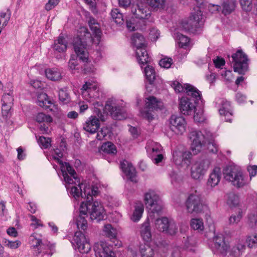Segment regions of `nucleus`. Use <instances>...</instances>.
Here are the masks:
<instances>
[{"label":"nucleus","instance_id":"1","mask_svg":"<svg viewBox=\"0 0 257 257\" xmlns=\"http://www.w3.org/2000/svg\"><path fill=\"white\" fill-rule=\"evenodd\" d=\"M78 32L79 34L78 37L75 38L73 41L74 49L79 60L87 63L89 61V53L86 48V43L83 42L82 39L90 38L91 34L85 27H80Z\"/></svg>","mask_w":257,"mask_h":257},{"label":"nucleus","instance_id":"2","mask_svg":"<svg viewBox=\"0 0 257 257\" xmlns=\"http://www.w3.org/2000/svg\"><path fill=\"white\" fill-rule=\"evenodd\" d=\"M105 108L114 120H123L127 117L125 105L122 100L110 98L106 101Z\"/></svg>","mask_w":257,"mask_h":257},{"label":"nucleus","instance_id":"3","mask_svg":"<svg viewBox=\"0 0 257 257\" xmlns=\"http://www.w3.org/2000/svg\"><path fill=\"white\" fill-rule=\"evenodd\" d=\"M223 175L225 180L231 182L233 186L237 188L242 187L247 184L245 176L235 166H226L223 170Z\"/></svg>","mask_w":257,"mask_h":257},{"label":"nucleus","instance_id":"4","mask_svg":"<svg viewBox=\"0 0 257 257\" xmlns=\"http://www.w3.org/2000/svg\"><path fill=\"white\" fill-rule=\"evenodd\" d=\"M85 198L86 202H82L79 208V215L76 220V224L79 229L85 230L87 227V221L86 218L88 217L87 212L91 210V205L92 204L93 198L90 195V190H85L84 192Z\"/></svg>","mask_w":257,"mask_h":257},{"label":"nucleus","instance_id":"5","mask_svg":"<svg viewBox=\"0 0 257 257\" xmlns=\"http://www.w3.org/2000/svg\"><path fill=\"white\" fill-rule=\"evenodd\" d=\"M234 72L239 74H244L248 68V59L247 55L243 52L242 50H238L236 52L232 55Z\"/></svg>","mask_w":257,"mask_h":257},{"label":"nucleus","instance_id":"6","mask_svg":"<svg viewBox=\"0 0 257 257\" xmlns=\"http://www.w3.org/2000/svg\"><path fill=\"white\" fill-rule=\"evenodd\" d=\"M202 13L200 8L198 6L194 7L191 12L188 23L186 24L187 27L185 28L190 32L196 31V29L200 27L203 25Z\"/></svg>","mask_w":257,"mask_h":257},{"label":"nucleus","instance_id":"7","mask_svg":"<svg viewBox=\"0 0 257 257\" xmlns=\"http://www.w3.org/2000/svg\"><path fill=\"white\" fill-rule=\"evenodd\" d=\"M145 202L147 207L149 208L153 213H158L162 209V203L159 196L153 190H150L145 194Z\"/></svg>","mask_w":257,"mask_h":257},{"label":"nucleus","instance_id":"8","mask_svg":"<svg viewBox=\"0 0 257 257\" xmlns=\"http://www.w3.org/2000/svg\"><path fill=\"white\" fill-rule=\"evenodd\" d=\"M186 209L188 213H198L202 211V201L199 193L195 191L191 193L186 201Z\"/></svg>","mask_w":257,"mask_h":257},{"label":"nucleus","instance_id":"9","mask_svg":"<svg viewBox=\"0 0 257 257\" xmlns=\"http://www.w3.org/2000/svg\"><path fill=\"white\" fill-rule=\"evenodd\" d=\"M58 163L61 165V170L64 177V181L69 185L73 184V179L75 181L80 180L77 177L74 168L69 163L63 162L60 159L58 158Z\"/></svg>","mask_w":257,"mask_h":257},{"label":"nucleus","instance_id":"10","mask_svg":"<svg viewBox=\"0 0 257 257\" xmlns=\"http://www.w3.org/2000/svg\"><path fill=\"white\" fill-rule=\"evenodd\" d=\"M210 161L208 159H200L191 168V175L193 178L198 179L202 176L208 170Z\"/></svg>","mask_w":257,"mask_h":257},{"label":"nucleus","instance_id":"11","mask_svg":"<svg viewBox=\"0 0 257 257\" xmlns=\"http://www.w3.org/2000/svg\"><path fill=\"white\" fill-rule=\"evenodd\" d=\"M75 248L82 253H88L91 249L90 244L85 235L80 231H77L74 236L72 242Z\"/></svg>","mask_w":257,"mask_h":257},{"label":"nucleus","instance_id":"12","mask_svg":"<svg viewBox=\"0 0 257 257\" xmlns=\"http://www.w3.org/2000/svg\"><path fill=\"white\" fill-rule=\"evenodd\" d=\"M188 138L191 142L192 151L194 154H197L200 151L204 143V135L199 131L193 130L189 133Z\"/></svg>","mask_w":257,"mask_h":257},{"label":"nucleus","instance_id":"13","mask_svg":"<svg viewBox=\"0 0 257 257\" xmlns=\"http://www.w3.org/2000/svg\"><path fill=\"white\" fill-rule=\"evenodd\" d=\"M170 128L176 134H182L186 130V121L181 116L172 115L169 118Z\"/></svg>","mask_w":257,"mask_h":257},{"label":"nucleus","instance_id":"14","mask_svg":"<svg viewBox=\"0 0 257 257\" xmlns=\"http://www.w3.org/2000/svg\"><path fill=\"white\" fill-rule=\"evenodd\" d=\"M91 210L89 212L90 218L97 222L104 219L106 217V213L103 205L100 202L95 201L92 202Z\"/></svg>","mask_w":257,"mask_h":257},{"label":"nucleus","instance_id":"15","mask_svg":"<svg viewBox=\"0 0 257 257\" xmlns=\"http://www.w3.org/2000/svg\"><path fill=\"white\" fill-rule=\"evenodd\" d=\"M93 249L96 257H115V254L112 250L111 247L103 242L95 243Z\"/></svg>","mask_w":257,"mask_h":257},{"label":"nucleus","instance_id":"16","mask_svg":"<svg viewBox=\"0 0 257 257\" xmlns=\"http://www.w3.org/2000/svg\"><path fill=\"white\" fill-rule=\"evenodd\" d=\"M132 13L136 18L140 19L148 20L151 16V12L148 6L142 3L133 6Z\"/></svg>","mask_w":257,"mask_h":257},{"label":"nucleus","instance_id":"17","mask_svg":"<svg viewBox=\"0 0 257 257\" xmlns=\"http://www.w3.org/2000/svg\"><path fill=\"white\" fill-rule=\"evenodd\" d=\"M191 154L189 152H183L175 150L173 153V160L178 166L186 165L188 166L190 162Z\"/></svg>","mask_w":257,"mask_h":257},{"label":"nucleus","instance_id":"18","mask_svg":"<svg viewBox=\"0 0 257 257\" xmlns=\"http://www.w3.org/2000/svg\"><path fill=\"white\" fill-rule=\"evenodd\" d=\"M194 102L187 97H182L179 101V108L180 112L187 115H191L195 112L196 106Z\"/></svg>","mask_w":257,"mask_h":257},{"label":"nucleus","instance_id":"19","mask_svg":"<svg viewBox=\"0 0 257 257\" xmlns=\"http://www.w3.org/2000/svg\"><path fill=\"white\" fill-rule=\"evenodd\" d=\"M214 248L217 253H220L223 255L226 254L228 249V245L225 243L222 235L215 236L213 238Z\"/></svg>","mask_w":257,"mask_h":257},{"label":"nucleus","instance_id":"20","mask_svg":"<svg viewBox=\"0 0 257 257\" xmlns=\"http://www.w3.org/2000/svg\"><path fill=\"white\" fill-rule=\"evenodd\" d=\"M99 119L96 116H90L83 124L84 130L90 134L95 133L100 127Z\"/></svg>","mask_w":257,"mask_h":257},{"label":"nucleus","instance_id":"21","mask_svg":"<svg viewBox=\"0 0 257 257\" xmlns=\"http://www.w3.org/2000/svg\"><path fill=\"white\" fill-rule=\"evenodd\" d=\"M120 168L127 178L132 182H136V169L131 163L126 160L120 162Z\"/></svg>","mask_w":257,"mask_h":257},{"label":"nucleus","instance_id":"22","mask_svg":"<svg viewBox=\"0 0 257 257\" xmlns=\"http://www.w3.org/2000/svg\"><path fill=\"white\" fill-rule=\"evenodd\" d=\"M185 93L187 96L190 97L192 101L194 103H197L201 99V92L199 91L196 87L193 86L186 84Z\"/></svg>","mask_w":257,"mask_h":257},{"label":"nucleus","instance_id":"23","mask_svg":"<svg viewBox=\"0 0 257 257\" xmlns=\"http://www.w3.org/2000/svg\"><path fill=\"white\" fill-rule=\"evenodd\" d=\"M146 105L148 109L152 111L162 109L163 106L162 102L153 96L146 98Z\"/></svg>","mask_w":257,"mask_h":257},{"label":"nucleus","instance_id":"24","mask_svg":"<svg viewBox=\"0 0 257 257\" xmlns=\"http://www.w3.org/2000/svg\"><path fill=\"white\" fill-rule=\"evenodd\" d=\"M99 152L103 155H108L111 157H114L117 153V149L112 143L107 142L101 146Z\"/></svg>","mask_w":257,"mask_h":257},{"label":"nucleus","instance_id":"25","mask_svg":"<svg viewBox=\"0 0 257 257\" xmlns=\"http://www.w3.org/2000/svg\"><path fill=\"white\" fill-rule=\"evenodd\" d=\"M146 48V46L136 49V55L140 64L144 65L150 61V58Z\"/></svg>","mask_w":257,"mask_h":257},{"label":"nucleus","instance_id":"26","mask_svg":"<svg viewBox=\"0 0 257 257\" xmlns=\"http://www.w3.org/2000/svg\"><path fill=\"white\" fill-rule=\"evenodd\" d=\"M221 177V169L219 167H215L210 174L207 181V184L211 187H214L219 182Z\"/></svg>","mask_w":257,"mask_h":257},{"label":"nucleus","instance_id":"27","mask_svg":"<svg viewBox=\"0 0 257 257\" xmlns=\"http://www.w3.org/2000/svg\"><path fill=\"white\" fill-rule=\"evenodd\" d=\"M42 241V240L41 238L36 237L34 234L32 235L30 237V247L31 249L34 250V255L36 256L42 252L41 248H39Z\"/></svg>","mask_w":257,"mask_h":257},{"label":"nucleus","instance_id":"28","mask_svg":"<svg viewBox=\"0 0 257 257\" xmlns=\"http://www.w3.org/2000/svg\"><path fill=\"white\" fill-rule=\"evenodd\" d=\"M140 233L141 236L145 241H148L151 238L150 223L149 219L146 220L141 227Z\"/></svg>","mask_w":257,"mask_h":257},{"label":"nucleus","instance_id":"29","mask_svg":"<svg viewBox=\"0 0 257 257\" xmlns=\"http://www.w3.org/2000/svg\"><path fill=\"white\" fill-rule=\"evenodd\" d=\"M81 90L83 94L88 93L90 97L95 98L99 96L98 90H96V87L92 86V84L90 83L86 82L83 85Z\"/></svg>","mask_w":257,"mask_h":257},{"label":"nucleus","instance_id":"30","mask_svg":"<svg viewBox=\"0 0 257 257\" xmlns=\"http://www.w3.org/2000/svg\"><path fill=\"white\" fill-rule=\"evenodd\" d=\"M220 103L221 107L219 109L220 114L225 116H232V111L230 102L222 99Z\"/></svg>","mask_w":257,"mask_h":257},{"label":"nucleus","instance_id":"31","mask_svg":"<svg viewBox=\"0 0 257 257\" xmlns=\"http://www.w3.org/2000/svg\"><path fill=\"white\" fill-rule=\"evenodd\" d=\"M78 183V186L66 187L67 191L72 195L75 199H78L80 196L85 198L84 193H82L81 186L82 184H80V180H76Z\"/></svg>","mask_w":257,"mask_h":257},{"label":"nucleus","instance_id":"32","mask_svg":"<svg viewBox=\"0 0 257 257\" xmlns=\"http://www.w3.org/2000/svg\"><path fill=\"white\" fill-rule=\"evenodd\" d=\"M132 44L136 49L146 46L145 39L144 36L138 33L134 34L131 38Z\"/></svg>","mask_w":257,"mask_h":257},{"label":"nucleus","instance_id":"33","mask_svg":"<svg viewBox=\"0 0 257 257\" xmlns=\"http://www.w3.org/2000/svg\"><path fill=\"white\" fill-rule=\"evenodd\" d=\"M67 48V42L63 36H59L55 41L53 48L58 52H65Z\"/></svg>","mask_w":257,"mask_h":257},{"label":"nucleus","instance_id":"34","mask_svg":"<svg viewBox=\"0 0 257 257\" xmlns=\"http://www.w3.org/2000/svg\"><path fill=\"white\" fill-rule=\"evenodd\" d=\"M144 207L142 203H136L135 206L134 211L131 217V220L134 222L138 221L142 217L144 212Z\"/></svg>","mask_w":257,"mask_h":257},{"label":"nucleus","instance_id":"35","mask_svg":"<svg viewBox=\"0 0 257 257\" xmlns=\"http://www.w3.org/2000/svg\"><path fill=\"white\" fill-rule=\"evenodd\" d=\"M38 104L42 107H44L46 109H52L50 108V107L53 103L49 99L48 96L46 93H41L38 95Z\"/></svg>","mask_w":257,"mask_h":257},{"label":"nucleus","instance_id":"36","mask_svg":"<svg viewBox=\"0 0 257 257\" xmlns=\"http://www.w3.org/2000/svg\"><path fill=\"white\" fill-rule=\"evenodd\" d=\"M146 4L153 11L164 9L165 7L166 0H145Z\"/></svg>","mask_w":257,"mask_h":257},{"label":"nucleus","instance_id":"37","mask_svg":"<svg viewBox=\"0 0 257 257\" xmlns=\"http://www.w3.org/2000/svg\"><path fill=\"white\" fill-rule=\"evenodd\" d=\"M170 223L167 217L158 218L155 221V227L160 231L165 232L168 229Z\"/></svg>","mask_w":257,"mask_h":257},{"label":"nucleus","instance_id":"38","mask_svg":"<svg viewBox=\"0 0 257 257\" xmlns=\"http://www.w3.org/2000/svg\"><path fill=\"white\" fill-rule=\"evenodd\" d=\"M146 79L150 84L154 83L156 78V74L154 68L150 65H147L144 70Z\"/></svg>","mask_w":257,"mask_h":257},{"label":"nucleus","instance_id":"39","mask_svg":"<svg viewBox=\"0 0 257 257\" xmlns=\"http://www.w3.org/2000/svg\"><path fill=\"white\" fill-rule=\"evenodd\" d=\"M46 77L53 81H57L61 78V74L57 68H49L45 70Z\"/></svg>","mask_w":257,"mask_h":257},{"label":"nucleus","instance_id":"40","mask_svg":"<svg viewBox=\"0 0 257 257\" xmlns=\"http://www.w3.org/2000/svg\"><path fill=\"white\" fill-rule=\"evenodd\" d=\"M235 7V2L234 0H226L222 4V12L224 15L230 14Z\"/></svg>","mask_w":257,"mask_h":257},{"label":"nucleus","instance_id":"41","mask_svg":"<svg viewBox=\"0 0 257 257\" xmlns=\"http://www.w3.org/2000/svg\"><path fill=\"white\" fill-rule=\"evenodd\" d=\"M111 16L116 24L122 25L124 23V20L123 14L118 9H112L111 12Z\"/></svg>","mask_w":257,"mask_h":257},{"label":"nucleus","instance_id":"42","mask_svg":"<svg viewBox=\"0 0 257 257\" xmlns=\"http://www.w3.org/2000/svg\"><path fill=\"white\" fill-rule=\"evenodd\" d=\"M245 245L241 243H238L231 250L230 253L235 257L239 256L245 251Z\"/></svg>","mask_w":257,"mask_h":257},{"label":"nucleus","instance_id":"43","mask_svg":"<svg viewBox=\"0 0 257 257\" xmlns=\"http://www.w3.org/2000/svg\"><path fill=\"white\" fill-rule=\"evenodd\" d=\"M103 231L106 236L110 239L115 238L116 236L117 231L116 229L110 224L104 225Z\"/></svg>","mask_w":257,"mask_h":257},{"label":"nucleus","instance_id":"44","mask_svg":"<svg viewBox=\"0 0 257 257\" xmlns=\"http://www.w3.org/2000/svg\"><path fill=\"white\" fill-rule=\"evenodd\" d=\"M239 202V198L237 195L232 193L228 194L226 203L230 208L237 206Z\"/></svg>","mask_w":257,"mask_h":257},{"label":"nucleus","instance_id":"45","mask_svg":"<svg viewBox=\"0 0 257 257\" xmlns=\"http://www.w3.org/2000/svg\"><path fill=\"white\" fill-rule=\"evenodd\" d=\"M35 120L39 123H50L53 118L50 115H47L43 112L38 113L35 116Z\"/></svg>","mask_w":257,"mask_h":257},{"label":"nucleus","instance_id":"46","mask_svg":"<svg viewBox=\"0 0 257 257\" xmlns=\"http://www.w3.org/2000/svg\"><path fill=\"white\" fill-rule=\"evenodd\" d=\"M191 226L194 230L201 231L204 229L203 222L202 220L198 218H194L191 220Z\"/></svg>","mask_w":257,"mask_h":257},{"label":"nucleus","instance_id":"47","mask_svg":"<svg viewBox=\"0 0 257 257\" xmlns=\"http://www.w3.org/2000/svg\"><path fill=\"white\" fill-rule=\"evenodd\" d=\"M162 147L160 144L153 142L150 147L148 146L147 151L149 152L151 155L162 153Z\"/></svg>","mask_w":257,"mask_h":257},{"label":"nucleus","instance_id":"48","mask_svg":"<svg viewBox=\"0 0 257 257\" xmlns=\"http://www.w3.org/2000/svg\"><path fill=\"white\" fill-rule=\"evenodd\" d=\"M246 243L249 248L257 247V233L247 236L246 238Z\"/></svg>","mask_w":257,"mask_h":257},{"label":"nucleus","instance_id":"49","mask_svg":"<svg viewBox=\"0 0 257 257\" xmlns=\"http://www.w3.org/2000/svg\"><path fill=\"white\" fill-rule=\"evenodd\" d=\"M59 100L63 104H67L70 101V97L66 90L61 89L59 91Z\"/></svg>","mask_w":257,"mask_h":257},{"label":"nucleus","instance_id":"50","mask_svg":"<svg viewBox=\"0 0 257 257\" xmlns=\"http://www.w3.org/2000/svg\"><path fill=\"white\" fill-rule=\"evenodd\" d=\"M177 40L179 45L181 47L187 46L189 43V39L188 37L182 35L181 33H177Z\"/></svg>","mask_w":257,"mask_h":257},{"label":"nucleus","instance_id":"51","mask_svg":"<svg viewBox=\"0 0 257 257\" xmlns=\"http://www.w3.org/2000/svg\"><path fill=\"white\" fill-rule=\"evenodd\" d=\"M38 142L41 148L47 149L51 146V140L49 138L40 137Z\"/></svg>","mask_w":257,"mask_h":257},{"label":"nucleus","instance_id":"52","mask_svg":"<svg viewBox=\"0 0 257 257\" xmlns=\"http://www.w3.org/2000/svg\"><path fill=\"white\" fill-rule=\"evenodd\" d=\"M2 101L3 103L13 105L14 98L12 91H10L9 93L4 94L2 97Z\"/></svg>","mask_w":257,"mask_h":257},{"label":"nucleus","instance_id":"53","mask_svg":"<svg viewBox=\"0 0 257 257\" xmlns=\"http://www.w3.org/2000/svg\"><path fill=\"white\" fill-rule=\"evenodd\" d=\"M12 105H9L8 104L2 103V113L4 117L6 118L9 117L11 115V109Z\"/></svg>","mask_w":257,"mask_h":257},{"label":"nucleus","instance_id":"54","mask_svg":"<svg viewBox=\"0 0 257 257\" xmlns=\"http://www.w3.org/2000/svg\"><path fill=\"white\" fill-rule=\"evenodd\" d=\"M173 63V60L171 58L165 57L162 59L159 62V65L161 67L169 68Z\"/></svg>","mask_w":257,"mask_h":257},{"label":"nucleus","instance_id":"55","mask_svg":"<svg viewBox=\"0 0 257 257\" xmlns=\"http://www.w3.org/2000/svg\"><path fill=\"white\" fill-rule=\"evenodd\" d=\"M109 132V130L107 127H102L100 131L98 132L96 136V139L99 141L103 140L108 134Z\"/></svg>","mask_w":257,"mask_h":257},{"label":"nucleus","instance_id":"56","mask_svg":"<svg viewBox=\"0 0 257 257\" xmlns=\"http://www.w3.org/2000/svg\"><path fill=\"white\" fill-rule=\"evenodd\" d=\"M89 27L92 31L93 34L97 38L98 40H99L102 33L99 28L98 23H97L95 25H93V26H90Z\"/></svg>","mask_w":257,"mask_h":257},{"label":"nucleus","instance_id":"57","mask_svg":"<svg viewBox=\"0 0 257 257\" xmlns=\"http://www.w3.org/2000/svg\"><path fill=\"white\" fill-rule=\"evenodd\" d=\"M194 115L193 116L194 120L197 122H203L205 120V117L203 115V111L199 110L196 111L195 110Z\"/></svg>","mask_w":257,"mask_h":257},{"label":"nucleus","instance_id":"58","mask_svg":"<svg viewBox=\"0 0 257 257\" xmlns=\"http://www.w3.org/2000/svg\"><path fill=\"white\" fill-rule=\"evenodd\" d=\"M172 86L176 92H185L186 84L183 86L178 81H174L172 83Z\"/></svg>","mask_w":257,"mask_h":257},{"label":"nucleus","instance_id":"59","mask_svg":"<svg viewBox=\"0 0 257 257\" xmlns=\"http://www.w3.org/2000/svg\"><path fill=\"white\" fill-rule=\"evenodd\" d=\"M6 245L9 248L12 249H15L18 248L21 244V242L19 240L16 241H10L8 239H6L5 241Z\"/></svg>","mask_w":257,"mask_h":257},{"label":"nucleus","instance_id":"60","mask_svg":"<svg viewBox=\"0 0 257 257\" xmlns=\"http://www.w3.org/2000/svg\"><path fill=\"white\" fill-rule=\"evenodd\" d=\"M141 253L142 257H153V250L150 247L141 248Z\"/></svg>","mask_w":257,"mask_h":257},{"label":"nucleus","instance_id":"61","mask_svg":"<svg viewBox=\"0 0 257 257\" xmlns=\"http://www.w3.org/2000/svg\"><path fill=\"white\" fill-rule=\"evenodd\" d=\"M60 0H49L45 5V8L49 11L54 8L59 3Z\"/></svg>","mask_w":257,"mask_h":257},{"label":"nucleus","instance_id":"62","mask_svg":"<svg viewBox=\"0 0 257 257\" xmlns=\"http://www.w3.org/2000/svg\"><path fill=\"white\" fill-rule=\"evenodd\" d=\"M242 8L245 11H249L251 9V0H240Z\"/></svg>","mask_w":257,"mask_h":257},{"label":"nucleus","instance_id":"63","mask_svg":"<svg viewBox=\"0 0 257 257\" xmlns=\"http://www.w3.org/2000/svg\"><path fill=\"white\" fill-rule=\"evenodd\" d=\"M242 218L241 212H239L236 215H232L230 216L229 218V221L230 224H237L239 222Z\"/></svg>","mask_w":257,"mask_h":257},{"label":"nucleus","instance_id":"64","mask_svg":"<svg viewBox=\"0 0 257 257\" xmlns=\"http://www.w3.org/2000/svg\"><path fill=\"white\" fill-rule=\"evenodd\" d=\"M150 156L154 163L156 164L160 163L163 159V155L162 153L155 154H151Z\"/></svg>","mask_w":257,"mask_h":257}]
</instances>
